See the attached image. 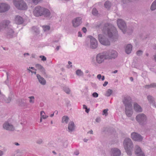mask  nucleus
I'll list each match as a JSON object with an SVG mask.
<instances>
[{
  "label": "nucleus",
  "instance_id": "0eeeda50",
  "mask_svg": "<svg viewBox=\"0 0 156 156\" xmlns=\"http://www.w3.org/2000/svg\"><path fill=\"white\" fill-rule=\"evenodd\" d=\"M107 59H114L117 58L118 55L116 51L113 49L105 51Z\"/></svg>",
  "mask_w": 156,
  "mask_h": 156
},
{
  "label": "nucleus",
  "instance_id": "393cba45",
  "mask_svg": "<svg viewBox=\"0 0 156 156\" xmlns=\"http://www.w3.org/2000/svg\"><path fill=\"white\" fill-rule=\"evenodd\" d=\"M68 129L69 132H72L75 129V125L73 121L70 122L68 125Z\"/></svg>",
  "mask_w": 156,
  "mask_h": 156
},
{
  "label": "nucleus",
  "instance_id": "b1692460",
  "mask_svg": "<svg viewBox=\"0 0 156 156\" xmlns=\"http://www.w3.org/2000/svg\"><path fill=\"white\" fill-rule=\"evenodd\" d=\"M37 77L40 83L42 85H45L46 83V81L44 78L38 74L37 75Z\"/></svg>",
  "mask_w": 156,
  "mask_h": 156
},
{
  "label": "nucleus",
  "instance_id": "79ce46f5",
  "mask_svg": "<svg viewBox=\"0 0 156 156\" xmlns=\"http://www.w3.org/2000/svg\"><path fill=\"white\" fill-rule=\"evenodd\" d=\"M40 58H41V60L43 61H45L46 60V58L43 55H40Z\"/></svg>",
  "mask_w": 156,
  "mask_h": 156
},
{
  "label": "nucleus",
  "instance_id": "bf43d9fd",
  "mask_svg": "<svg viewBox=\"0 0 156 156\" xmlns=\"http://www.w3.org/2000/svg\"><path fill=\"white\" fill-rule=\"evenodd\" d=\"M88 133H90L91 134H93V132L92 130H91L90 131H89V132H88Z\"/></svg>",
  "mask_w": 156,
  "mask_h": 156
},
{
  "label": "nucleus",
  "instance_id": "49530a36",
  "mask_svg": "<svg viewBox=\"0 0 156 156\" xmlns=\"http://www.w3.org/2000/svg\"><path fill=\"white\" fill-rule=\"evenodd\" d=\"M41 0H32L33 2L35 4H37Z\"/></svg>",
  "mask_w": 156,
  "mask_h": 156
},
{
  "label": "nucleus",
  "instance_id": "f257e3e1",
  "mask_svg": "<svg viewBox=\"0 0 156 156\" xmlns=\"http://www.w3.org/2000/svg\"><path fill=\"white\" fill-rule=\"evenodd\" d=\"M33 13L36 17L43 16L49 17L51 15L49 10L48 9L39 5L36 6L33 9Z\"/></svg>",
  "mask_w": 156,
  "mask_h": 156
},
{
  "label": "nucleus",
  "instance_id": "473e14b6",
  "mask_svg": "<svg viewBox=\"0 0 156 156\" xmlns=\"http://www.w3.org/2000/svg\"><path fill=\"white\" fill-rule=\"evenodd\" d=\"M113 91L110 89H108L105 94L106 96L109 97L110 96L112 93Z\"/></svg>",
  "mask_w": 156,
  "mask_h": 156
},
{
  "label": "nucleus",
  "instance_id": "6ab92c4d",
  "mask_svg": "<svg viewBox=\"0 0 156 156\" xmlns=\"http://www.w3.org/2000/svg\"><path fill=\"white\" fill-rule=\"evenodd\" d=\"M10 22L8 20H4L0 23V31H2L4 29L5 30L8 26L9 23H10Z\"/></svg>",
  "mask_w": 156,
  "mask_h": 156
},
{
  "label": "nucleus",
  "instance_id": "4468645a",
  "mask_svg": "<svg viewBox=\"0 0 156 156\" xmlns=\"http://www.w3.org/2000/svg\"><path fill=\"white\" fill-rule=\"evenodd\" d=\"M80 17H77L74 19L72 20L73 26L75 28L79 26L82 23Z\"/></svg>",
  "mask_w": 156,
  "mask_h": 156
},
{
  "label": "nucleus",
  "instance_id": "e2e57ef3",
  "mask_svg": "<svg viewBox=\"0 0 156 156\" xmlns=\"http://www.w3.org/2000/svg\"><path fill=\"white\" fill-rule=\"evenodd\" d=\"M87 76L89 78H90L91 77V75L90 74H88L87 75Z\"/></svg>",
  "mask_w": 156,
  "mask_h": 156
},
{
  "label": "nucleus",
  "instance_id": "3c124183",
  "mask_svg": "<svg viewBox=\"0 0 156 156\" xmlns=\"http://www.w3.org/2000/svg\"><path fill=\"white\" fill-rule=\"evenodd\" d=\"M108 84V82L107 81H105L104 83L103 84V85L104 87L106 86Z\"/></svg>",
  "mask_w": 156,
  "mask_h": 156
},
{
  "label": "nucleus",
  "instance_id": "0e129e2a",
  "mask_svg": "<svg viewBox=\"0 0 156 156\" xmlns=\"http://www.w3.org/2000/svg\"><path fill=\"white\" fill-rule=\"evenodd\" d=\"M88 139H83V141L84 142H87V141H88Z\"/></svg>",
  "mask_w": 156,
  "mask_h": 156
},
{
  "label": "nucleus",
  "instance_id": "a878e982",
  "mask_svg": "<svg viewBox=\"0 0 156 156\" xmlns=\"http://www.w3.org/2000/svg\"><path fill=\"white\" fill-rule=\"evenodd\" d=\"M132 46L130 44H127L125 47V51L126 52L127 54H129L130 53L132 50Z\"/></svg>",
  "mask_w": 156,
  "mask_h": 156
},
{
  "label": "nucleus",
  "instance_id": "5fc2aeb1",
  "mask_svg": "<svg viewBox=\"0 0 156 156\" xmlns=\"http://www.w3.org/2000/svg\"><path fill=\"white\" fill-rule=\"evenodd\" d=\"M79 153V152L78 151H76L74 152V154L76 155H78Z\"/></svg>",
  "mask_w": 156,
  "mask_h": 156
},
{
  "label": "nucleus",
  "instance_id": "c85d7f7f",
  "mask_svg": "<svg viewBox=\"0 0 156 156\" xmlns=\"http://www.w3.org/2000/svg\"><path fill=\"white\" fill-rule=\"evenodd\" d=\"M151 9L153 11L156 9V0H155L152 4L151 6Z\"/></svg>",
  "mask_w": 156,
  "mask_h": 156
},
{
  "label": "nucleus",
  "instance_id": "f8f14e48",
  "mask_svg": "<svg viewBox=\"0 0 156 156\" xmlns=\"http://www.w3.org/2000/svg\"><path fill=\"white\" fill-rule=\"evenodd\" d=\"M3 128L5 130L9 131H13L15 129L14 126L8 122H5L3 125Z\"/></svg>",
  "mask_w": 156,
  "mask_h": 156
},
{
  "label": "nucleus",
  "instance_id": "6e6d98bb",
  "mask_svg": "<svg viewBox=\"0 0 156 156\" xmlns=\"http://www.w3.org/2000/svg\"><path fill=\"white\" fill-rule=\"evenodd\" d=\"M65 143L66 144V145H64V147H67V145H68V144H67V141H65Z\"/></svg>",
  "mask_w": 156,
  "mask_h": 156
},
{
  "label": "nucleus",
  "instance_id": "a211bd4d",
  "mask_svg": "<svg viewBox=\"0 0 156 156\" xmlns=\"http://www.w3.org/2000/svg\"><path fill=\"white\" fill-rule=\"evenodd\" d=\"M10 6L5 3L0 4V12H2L8 10L10 9Z\"/></svg>",
  "mask_w": 156,
  "mask_h": 156
},
{
  "label": "nucleus",
  "instance_id": "a19ab883",
  "mask_svg": "<svg viewBox=\"0 0 156 156\" xmlns=\"http://www.w3.org/2000/svg\"><path fill=\"white\" fill-rule=\"evenodd\" d=\"M20 105L21 106H26V103L24 102L22 100H21V102L19 103Z\"/></svg>",
  "mask_w": 156,
  "mask_h": 156
},
{
  "label": "nucleus",
  "instance_id": "58836bf2",
  "mask_svg": "<svg viewBox=\"0 0 156 156\" xmlns=\"http://www.w3.org/2000/svg\"><path fill=\"white\" fill-rule=\"evenodd\" d=\"M108 109H105L103 110L102 113L103 115H105V116H107L108 115Z\"/></svg>",
  "mask_w": 156,
  "mask_h": 156
},
{
  "label": "nucleus",
  "instance_id": "39448f33",
  "mask_svg": "<svg viewBox=\"0 0 156 156\" xmlns=\"http://www.w3.org/2000/svg\"><path fill=\"white\" fill-rule=\"evenodd\" d=\"M14 5L18 9L21 10H25L27 9L26 3L23 0H13Z\"/></svg>",
  "mask_w": 156,
  "mask_h": 156
},
{
  "label": "nucleus",
  "instance_id": "423d86ee",
  "mask_svg": "<svg viewBox=\"0 0 156 156\" xmlns=\"http://www.w3.org/2000/svg\"><path fill=\"white\" fill-rule=\"evenodd\" d=\"M5 30V36L7 38H12L15 37L14 31L12 28V26L10 23H9Z\"/></svg>",
  "mask_w": 156,
  "mask_h": 156
},
{
  "label": "nucleus",
  "instance_id": "6e6552de",
  "mask_svg": "<svg viewBox=\"0 0 156 156\" xmlns=\"http://www.w3.org/2000/svg\"><path fill=\"white\" fill-rule=\"evenodd\" d=\"M117 25L119 28L124 34L126 31V25L125 21L121 19H118L117 21Z\"/></svg>",
  "mask_w": 156,
  "mask_h": 156
},
{
  "label": "nucleus",
  "instance_id": "7ed1b4c3",
  "mask_svg": "<svg viewBox=\"0 0 156 156\" xmlns=\"http://www.w3.org/2000/svg\"><path fill=\"white\" fill-rule=\"evenodd\" d=\"M107 32L111 41L115 42L118 40V35L115 27H113L110 28H107Z\"/></svg>",
  "mask_w": 156,
  "mask_h": 156
},
{
  "label": "nucleus",
  "instance_id": "c9c22d12",
  "mask_svg": "<svg viewBox=\"0 0 156 156\" xmlns=\"http://www.w3.org/2000/svg\"><path fill=\"white\" fill-rule=\"evenodd\" d=\"M155 83H151L150 85H145V87L146 88H150L155 87Z\"/></svg>",
  "mask_w": 156,
  "mask_h": 156
},
{
  "label": "nucleus",
  "instance_id": "7c9ffc66",
  "mask_svg": "<svg viewBox=\"0 0 156 156\" xmlns=\"http://www.w3.org/2000/svg\"><path fill=\"white\" fill-rule=\"evenodd\" d=\"M76 74L78 76H82L83 75V73L82 71L80 69L77 70L76 72Z\"/></svg>",
  "mask_w": 156,
  "mask_h": 156
},
{
  "label": "nucleus",
  "instance_id": "cd10ccee",
  "mask_svg": "<svg viewBox=\"0 0 156 156\" xmlns=\"http://www.w3.org/2000/svg\"><path fill=\"white\" fill-rule=\"evenodd\" d=\"M69 118L67 116H63L62 118V122L63 123H65L67 124L69 121Z\"/></svg>",
  "mask_w": 156,
  "mask_h": 156
},
{
  "label": "nucleus",
  "instance_id": "e433bc0d",
  "mask_svg": "<svg viewBox=\"0 0 156 156\" xmlns=\"http://www.w3.org/2000/svg\"><path fill=\"white\" fill-rule=\"evenodd\" d=\"M63 89L64 91L67 94H69L70 93V90L68 87H64Z\"/></svg>",
  "mask_w": 156,
  "mask_h": 156
},
{
  "label": "nucleus",
  "instance_id": "774afa93",
  "mask_svg": "<svg viewBox=\"0 0 156 156\" xmlns=\"http://www.w3.org/2000/svg\"><path fill=\"white\" fill-rule=\"evenodd\" d=\"M54 113L50 115V116L51 117H52L54 116Z\"/></svg>",
  "mask_w": 156,
  "mask_h": 156
},
{
  "label": "nucleus",
  "instance_id": "4c0bfd02",
  "mask_svg": "<svg viewBox=\"0 0 156 156\" xmlns=\"http://www.w3.org/2000/svg\"><path fill=\"white\" fill-rule=\"evenodd\" d=\"M92 14L95 16H97L98 14V11L95 8H93L92 10Z\"/></svg>",
  "mask_w": 156,
  "mask_h": 156
},
{
  "label": "nucleus",
  "instance_id": "4be33fe9",
  "mask_svg": "<svg viewBox=\"0 0 156 156\" xmlns=\"http://www.w3.org/2000/svg\"><path fill=\"white\" fill-rule=\"evenodd\" d=\"M133 108L135 112H141L143 111L141 107L136 103L133 104Z\"/></svg>",
  "mask_w": 156,
  "mask_h": 156
},
{
  "label": "nucleus",
  "instance_id": "1a4fd4ad",
  "mask_svg": "<svg viewBox=\"0 0 156 156\" xmlns=\"http://www.w3.org/2000/svg\"><path fill=\"white\" fill-rule=\"evenodd\" d=\"M106 55L105 52L98 54L96 57V61L97 63L101 64L104 62L105 60H107Z\"/></svg>",
  "mask_w": 156,
  "mask_h": 156
},
{
  "label": "nucleus",
  "instance_id": "de8ad7c7",
  "mask_svg": "<svg viewBox=\"0 0 156 156\" xmlns=\"http://www.w3.org/2000/svg\"><path fill=\"white\" fill-rule=\"evenodd\" d=\"M102 76L101 74H98L97 76V78L99 80H100L101 79Z\"/></svg>",
  "mask_w": 156,
  "mask_h": 156
},
{
  "label": "nucleus",
  "instance_id": "680f3d73",
  "mask_svg": "<svg viewBox=\"0 0 156 156\" xmlns=\"http://www.w3.org/2000/svg\"><path fill=\"white\" fill-rule=\"evenodd\" d=\"M105 79V76H103L101 77V79L102 81H103Z\"/></svg>",
  "mask_w": 156,
  "mask_h": 156
},
{
  "label": "nucleus",
  "instance_id": "a18cd8bd",
  "mask_svg": "<svg viewBox=\"0 0 156 156\" xmlns=\"http://www.w3.org/2000/svg\"><path fill=\"white\" fill-rule=\"evenodd\" d=\"M94 98H97L98 97V94L96 92H94L92 94Z\"/></svg>",
  "mask_w": 156,
  "mask_h": 156
},
{
  "label": "nucleus",
  "instance_id": "2f4dec72",
  "mask_svg": "<svg viewBox=\"0 0 156 156\" xmlns=\"http://www.w3.org/2000/svg\"><path fill=\"white\" fill-rule=\"evenodd\" d=\"M105 6L107 9H109L111 6V3L109 2H106L104 4Z\"/></svg>",
  "mask_w": 156,
  "mask_h": 156
},
{
  "label": "nucleus",
  "instance_id": "603ef678",
  "mask_svg": "<svg viewBox=\"0 0 156 156\" xmlns=\"http://www.w3.org/2000/svg\"><path fill=\"white\" fill-rule=\"evenodd\" d=\"M96 121L97 122H99L100 121V118H97L96 119Z\"/></svg>",
  "mask_w": 156,
  "mask_h": 156
},
{
  "label": "nucleus",
  "instance_id": "bb28decb",
  "mask_svg": "<svg viewBox=\"0 0 156 156\" xmlns=\"http://www.w3.org/2000/svg\"><path fill=\"white\" fill-rule=\"evenodd\" d=\"M35 67L38 69L40 70V71L43 73H45V70L43 67L41 65L37 64L35 65Z\"/></svg>",
  "mask_w": 156,
  "mask_h": 156
},
{
  "label": "nucleus",
  "instance_id": "ea45409f",
  "mask_svg": "<svg viewBox=\"0 0 156 156\" xmlns=\"http://www.w3.org/2000/svg\"><path fill=\"white\" fill-rule=\"evenodd\" d=\"M32 30L34 32L37 33L38 32V29L36 27H33L32 28Z\"/></svg>",
  "mask_w": 156,
  "mask_h": 156
},
{
  "label": "nucleus",
  "instance_id": "5701e85b",
  "mask_svg": "<svg viewBox=\"0 0 156 156\" xmlns=\"http://www.w3.org/2000/svg\"><path fill=\"white\" fill-rule=\"evenodd\" d=\"M15 22L17 24H20L23 23V20L22 17L20 16H17L15 17Z\"/></svg>",
  "mask_w": 156,
  "mask_h": 156
},
{
  "label": "nucleus",
  "instance_id": "dca6fc26",
  "mask_svg": "<svg viewBox=\"0 0 156 156\" xmlns=\"http://www.w3.org/2000/svg\"><path fill=\"white\" fill-rule=\"evenodd\" d=\"M135 154L137 156H145L140 147L138 145H136L135 146Z\"/></svg>",
  "mask_w": 156,
  "mask_h": 156
},
{
  "label": "nucleus",
  "instance_id": "f03ea898",
  "mask_svg": "<svg viewBox=\"0 0 156 156\" xmlns=\"http://www.w3.org/2000/svg\"><path fill=\"white\" fill-rule=\"evenodd\" d=\"M123 147L127 154L132 155V152L133 148V145L131 140L129 138H126L124 140Z\"/></svg>",
  "mask_w": 156,
  "mask_h": 156
},
{
  "label": "nucleus",
  "instance_id": "72a5a7b5",
  "mask_svg": "<svg viewBox=\"0 0 156 156\" xmlns=\"http://www.w3.org/2000/svg\"><path fill=\"white\" fill-rule=\"evenodd\" d=\"M28 98L30 99L29 102L30 103L33 104L34 102L35 98L34 96H31L28 97Z\"/></svg>",
  "mask_w": 156,
  "mask_h": 156
},
{
  "label": "nucleus",
  "instance_id": "f3484780",
  "mask_svg": "<svg viewBox=\"0 0 156 156\" xmlns=\"http://www.w3.org/2000/svg\"><path fill=\"white\" fill-rule=\"evenodd\" d=\"M98 46L97 40L93 37H91L90 39V48L92 49H95L97 48Z\"/></svg>",
  "mask_w": 156,
  "mask_h": 156
},
{
  "label": "nucleus",
  "instance_id": "37998d69",
  "mask_svg": "<svg viewBox=\"0 0 156 156\" xmlns=\"http://www.w3.org/2000/svg\"><path fill=\"white\" fill-rule=\"evenodd\" d=\"M136 53L137 55L140 56L142 54L143 51L141 50H139L137 51Z\"/></svg>",
  "mask_w": 156,
  "mask_h": 156
},
{
  "label": "nucleus",
  "instance_id": "9d476101",
  "mask_svg": "<svg viewBox=\"0 0 156 156\" xmlns=\"http://www.w3.org/2000/svg\"><path fill=\"white\" fill-rule=\"evenodd\" d=\"M98 39L100 43L105 45H109L110 43L108 38L101 34L98 35Z\"/></svg>",
  "mask_w": 156,
  "mask_h": 156
},
{
  "label": "nucleus",
  "instance_id": "20e7f679",
  "mask_svg": "<svg viewBox=\"0 0 156 156\" xmlns=\"http://www.w3.org/2000/svg\"><path fill=\"white\" fill-rule=\"evenodd\" d=\"M136 119L139 124L141 126H144L147 123V117L143 113H140L136 117Z\"/></svg>",
  "mask_w": 156,
  "mask_h": 156
},
{
  "label": "nucleus",
  "instance_id": "052dcab7",
  "mask_svg": "<svg viewBox=\"0 0 156 156\" xmlns=\"http://www.w3.org/2000/svg\"><path fill=\"white\" fill-rule=\"evenodd\" d=\"M89 110H90L89 109H88L87 108V109H86L85 112L87 113H88L89 112Z\"/></svg>",
  "mask_w": 156,
  "mask_h": 156
},
{
  "label": "nucleus",
  "instance_id": "9b49d317",
  "mask_svg": "<svg viewBox=\"0 0 156 156\" xmlns=\"http://www.w3.org/2000/svg\"><path fill=\"white\" fill-rule=\"evenodd\" d=\"M122 102L125 106V108L132 107V101L129 96H126L122 100Z\"/></svg>",
  "mask_w": 156,
  "mask_h": 156
},
{
  "label": "nucleus",
  "instance_id": "09e8293b",
  "mask_svg": "<svg viewBox=\"0 0 156 156\" xmlns=\"http://www.w3.org/2000/svg\"><path fill=\"white\" fill-rule=\"evenodd\" d=\"M7 101H6V102L7 103H9L10 102V101H11V98L10 97H8V98H7Z\"/></svg>",
  "mask_w": 156,
  "mask_h": 156
},
{
  "label": "nucleus",
  "instance_id": "864d4df0",
  "mask_svg": "<svg viewBox=\"0 0 156 156\" xmlns=\"http://www.w3.org/2000/svg\"><path fill=\"white\" fill-rule=\"evenodd\" d=\"M4 154V153L2 151L0 150V156H2Z\"/></svg>",
  "mask_w": 156,
  "mask_h": 156
},
{
  "label": "nucleus",
  "instance_id": "c03bdc74",
  "mask_svg": "<svg viewBox=\"0 0 156 156\" xmlns=\"http://www.w3.org/2000/svg\"><path fill=\"white\" fill-rule=\"evenodd\" d=\"M43 142V140L41 139H39L37 140L36 141L37 144H41Z\"/></svg>",
  "mask_w": 156,
  "mask_h": 156
},
{
  "label": "nucleus",
  "instance_id": "338daca9",
  "mask_svg": "<svg viewBox=\"0 0 156 156\" xmlns=\"http://www.w3.org/2000/svg\"><path fill=\"white\" fill-rule=\"evenodd\" d=\"M130 80L132 81H133V78L132 77H130Z\"/></svg>",
  "mask_w": 156,
  "mask_h": 156
},
{
  "label": "nucleus",
  "instance_id": "8fccbe9b",
  "mask_svg": "<svg viewBox=\"0 0 156 156\" xmlns=\"http://www.w3.org/2000/svg\"><path fill=\"white\" fill-rule=\"evenodd\" d=\"M82 30L84 33H85L87 31V29L85 27H83L82 28Z\"/></svg>",
  "mask_w": 156,
  "mask_h": 156
},
{
  "label": "nucleus",
  "instance_id": "ddd939ff",
  "mask_svg": "<svg viewBox=\"0 0 156 156\" xmlns=\"http://www.w3.org/2000/svg\"><path fill=\"white\" fill-rule=\"evenodd\" d=\"M131 138L134 140L137 141H142L143 138L140 134L133 132L131 134Z\"/></svg>",
  "mask_w": 156,
  "mask_h": 156
},
{
  "label": "nucleus",
  "instance_id": "13d9d810",
  "mask_svg": "<svg viewBox=\"0 0 156 156\" xmlns=\"http://www.w3.org/2000/svg\"><path fill=\"white\" fill-rule=\"evenodd\" d=\"M83 108L85 109L87 108V106L84 105H83Z\"/></svg>",
  "mask_w": 156,
  "mask_h": 156
},
{
  "label": "nucleus",
  "instance_id": "4d7b16f0",
  "mask_svg": "<svg viewBox=\"0 0 156 156\" xmlns=\"http://www.w3.org/2000/svg\"><path fill=\"white\" fill-rule=\"evenodd\" d=\"M78 34L79 37H81L82 36V35L80 32H79Z\"/></svg>",
  "mask_w": 156,
  "mask_h": 156
},
{
  "label": "nucleus",
  "instance_id": "69168bd1",
  "mask_svg": "<svg viewBox=\"0 0 156 156\" xmlns=\"http://www.w3.org/2000/svg\"><path fill=\"white\" fill-rule=\"evenodd\" d=\"M59 46H58L56 48V49L57 50V51H58V50L59 49Z\"/></svg>",
  "mask_w": 156,
  "mask_h": 156
},
{
  "label": "nucleus",
  "instance_id": "aec40b11",
  "mask_svg": "<svg viewBox=\"0 0 156 156\" xmlns=\"http://www.w3.org/2000/svg\"><path fill=\"white\" fill-rule=\"evenodd\" d=\"M125 113L129 117L131 116L133 113L132 107L125 108Z\"/></svg>",
  "mask_w": 156,
  "mask_h": 156
},
{
  "label": "nucleus",
  "instance_id": "c756f323",
  "mask_svg": "<svg viewBox=\"0 0 156 156\" xmlns=\"http://www.w3.org/2000/svg\"><path fill=\"white\" fill-rule=\"evenodd\" d=\"M45 113L44 111H41L40 112L41 117L44 119H45L48 117V116L45 115Z\"/></svg>",
  "mask_w": 156,
  "mask_h": 156
},
{
  "label": "nucleus",
  "instance_id": "2eb2a0df",
  "mask_svg": "<svg viewBox=\"0 0 156 156\" xmlns=\"http://www.w3.org/2000/svg\"><path fill=\"white\" fill-rule=\"evenodd\" d=\"M110 154L111 156H119L121 155V152L119 149L113 148L111 149Z\"/></svg>",
  "mask_w": 156,
  "mask_h": 156
},
{
  "label": "nucleus",
  "instance_id": "f704fd0d",
  "mask_svg": "<svg viewBox=\"0 0 156 156\" xmlns=\"http://www.w3.org/2000/svg\"><path fill=\"white\" fill-rule=\"evenodd\" d=\"M43 28L44 31H47L50 29V27L49 26H42Z\"/></svg>",
  "mask_w": 156,
  "mask_h": 156
},
{
  "label": "nucleus",
  "instance_id": "412c9836",
  "mask_svg": "<svg viewBox=\"0 0 156 156\" xmlns=\"http://www.w3.org/2000/svg\"><path fill=\"white\" fill-rule=\"evenodd\" d=\"M147 98L149 103L150 104H151L153 106L156 108L155 102L154 101V98L153 96L151 95H148L147 96Z\"/></svg>",
  "mask_w": 156,
  "mask_h": 156
}]
</instances>
